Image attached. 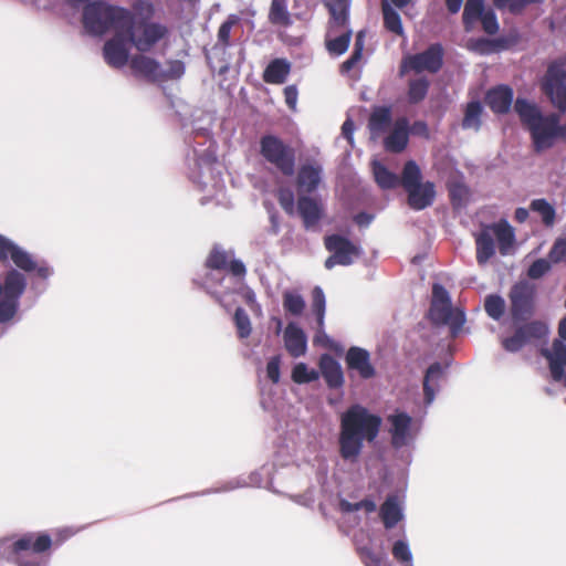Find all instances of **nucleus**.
Returning a JSON list of instances; mask_svg holds the SVG:
<instances>
[{
  "instance_id": "1",
  "label": "nucleus",
  "mask_w": 566,
  "mask_h": 566,
  "mask_svg": "<svg viewBox=\"0 0 566 566\" xmlns=\"http://www.w3.org/2000/svg\"><path fill=\"white\" fill-rule=\"evenodd\" d=\"M39 9L51 10L70 24L82 23L83 31L92 36H103L122 28L128 9L105 1L91 0H35Z\"/></svg>"
},
{
  "instance_id": "2",
  "label": "nucleus",
  "mask_w": 566,
  "mask_h": 566,
  "mask_svg": "<svg viewBox=\"0 0 566 566\" xmlns=\"http://www.w3.org/2000/svg\"><path fill=\"white\" fill-rule=\"evenodd\" d=\"M382 419L360 403L350 405L339 415L337 449L340 459L349 464L358 462L365 443L379 436Z\"/></svg>"
},
{
  "instance_id": "3",
  "label": "nucleus",
  "mask_w": 566,
  "mask_h": 566,
  "mask_svg": "<svg viewBox=\"0 0 566 566\" xmlns=\"http://www.w3.org/2000/svg\"><path fill=\"white\" fill-rule=\"evenodd\" d=\"M151 14V4L139 3L134 11L127 10L120 28L128 42L140 53L150 51L167 34L164 24L150 20Z\"/></svg>"
},
{
  "instance_id": "4",
  "label": "nucleus",
  "mask_w": 566,
  "mask_h": 566,
  "mask_svg": "<svg viewBox=\"0 0 566 566\" xmlns=\"http://www.w3.org/2000/svg\"><path fill=\"white\" fill-rule=\"evenodd\" d=\"M522 124L528 129L535 151L549 149L557 140V114L544 115L539 107L525 98L517 97L514 104Z\"/></svg>"
},
{
  "instance_id": "5",
  "label": "nucleus",
  "mask_w": 566,
  "mask_h": 566,
  "mask_svg": "<svg viewBox=\"0 0 566 566\" xmlns=\"http://www.w3.org/2000/svg\"><path fill=\"white\" fill-rule=\"evenodd\" d=\"M350 0H334L327 3L331 21L326 33V49L333 55L344 54L350 43L352 30L348 23Z\"/></svg>"
},
{
  "instance_id": "6",
  "label": "nucleus",
  "mask_w": 566,
  "mask_h": 566,
  "mask_svg": "<svg viewBox=\"0 0 566 566\" xmlns=\"http://www.w3.org/2000/svg\"><path fill=\"white\" fill-rule=\"evenodd\" d=\"M429 316L437 325H448L452 336H455L465 323L464 312L452 307L448 291L440 284H434L432 287Z\"/></svg>"
},
{
  "instance_id": "7",
  "label": "nucleus",
  "mask_w": 566,
  "mask_h": 566,
  "mask_svg": "<svg viewBox=\"0 0 566 566\" xmlns=\"http://www.w3.org/2000/svg\"><path fill=\"white\" fill-rule=\"evenodd\" d=\"M51 544L48 534L28 533L12 544L14 560L19 566H48L49 557L41 554Z\"/></svg>"
},
{
  "instance_id": "8",
  "label": "nucleus",
  "mask_w": 566,
  "mask_h": 566,
  "mask_svg": "<svg viewBox=\"0 0 566 566\" xmlns=\"http://www.w3.org/2000/svg\"><path fill=\"white\" fill-rule=\"evenodd\" d=\"M27 289V277L15 269L7 272L0 282V324L11 321L18 313L20 298Z\"/></svg>"
},
{
  "instance_id": "9",
  "label": "nucleus",
  "mask_w": 566,
  "mask_h": 566,
  "mask_svg": "<svg viewBox=\"0 0 566 566\" xmlns=\"http://www.w3.org/2000/svg\"><path fill=\"white\" fill-rule=\"evenodd\" d=\"M260 154L263 159L274 166L284 176L295 171V150L275 135H264L260 139Z\"/></svg>"
},
{
  "instance_id": "10",
  "label": "nucleus",
  "mask_w": 566,
  "mask_h": 566,
  "mask_svg": "<svg viewBox=\"0 0 566 566\" xmlns=\"http://www.w3.org/2000/svg\"><path fill=\"white\" fill-rule=\"evenodd\" d=\"M8 258L17 268L24 272H35L41 279H48L52 275L53 270L45 262H38L27 250L15 244L10 239L0 235V260Z\"/></svg>"
},
{
  "instance_id": "11",
  "label": "nucleus",
  "mask_w": 566,
  "mask_h": 566,
  "mask_svg": "<svg viewBox=\"0 0 566 566\" xmlns=\"http://www.w3.org/2000/svg\"><path fill=\"white\" fill-rule=\"evenodd\" d=\"M542 90L556 108L566 112V66L563 61L549 64L542 80Z\"/></svg>"
},
{
  "instance_id": "12",
  "label": "nucleus",
  "mask_w": 566,
  "mask_h": 566,
  "mask_svg": "<svg viewBox=\"0 0 566 566\" xmlns=\"http://www.w3.org/2000/svg\"><path fill=\"white\" fill-rule=\"evenodd\" d=\"M132 46L122 29L115 31L103 45L102 55L104 62L112 69H124L130 63L133 56L130 55Z\"/></svg>"
},
{
  "instance_id": "13",
  "label": "nucleus",
  "mask_w": 566,
  "mask_h": 566,
  "mask_svg": "<svg viewBox=\"0 0 566 566\" xmlns=\"http://www.w3.org/2000/svg\"><path fill=\"white\" fill-rule=\"evenodd\" d=\"M558 335L560 339H555L551 348L542 350L549 365L552 378L566 386V317L559 322Z\"/></svg>"
},
{
  "instance_id": "14",
  "label": "nucleus",
  "mask_w": 566,
  "mask_h": 566,
  "mask_svg": "<svg viewBox=\"0 0 566 566\" xmlns=\"http://www.w3.org/2000/svg\"><path fill=\"white\" fill-rule=\"evenodd\" d=\"M441 65L442 48L439 44H433L421 53L405 56L400 64V75L402 76L409 71L436 73Z\"/></svg>"
},
{
  "instance_id": "15",
  "label": "nucleus",
  "mask_w": 566,
  "mask_h": 566,
  "mask_svg": "<svg viewBox=\"0 0 566 566\" xmlns=\"http://www.w3.org/2000/svg\"><path fill=\"white\" fill-rule=\"evenodd\" d=\"M514 322L525 321L534 310L535 287L527 281L514 284L509 294Z\"/></svg>"
},
{
  "instance_id": "16",
  "label": "nucleus",
  "mask_w": 566,
  "mask_h": 566,
  "mask_svg": "<svg viewBox=\"0 0 566 566\" xmlns=\"http://www.w3.org/2000/svg\"><path fill=\"white\" fill-rule=\"evenodd\" d=\"M325 247L332 255L325 261V268L331 270L335 265H350L359 255L358 248L348 239L332 234L325 238Z\"/></svg>"
},
{
  "instance_id": "17",
  "label": "nucleus",
  "mask_w": 566,
  "mask_h": 566,
  "mask_svg": "<svg viewBox=\"0 0 566 566\" xmlns=\"http://www.w3.org/2000/svg\"><path fill=\"white\" fill-rule=\"evenodd\" d=\"M548 334V326L543 322H531L516 328L509 337H502V347L510 353H516L535 339H542Z\"/></svg>"
},
{
  "instance_id": "18",
  "label": "nucleus",
  "mask_w": 566,
  "mask_h": 566,
  "mask_svg": "<svg viewBox=\"0 0 566 566\" xmlns=\"http://www.w3.org/2000/svg\"><path fill=\"white\" fill-rule=\"evenodd\" d=\"M391 443L399 449L410 444L417 437L419 428L413 419L403 411H396L388 417Z\"/></svg>"
},
{
  "instance_id": "19",
  "label": "nucleus",
  "mask_w": 566,
  "mask_h": 566,
  "mask_svg": "<svg viewBox=\"0 0 566 566\" xmlns=\"http://www.w3.org/2000/svg\"><path fill=\"white\" fill-rule=\"evenodd\" d=\"M128 66L132 74L138 78H145L150 82L163 81V65L157 60L140 52L132 56Z\"/></svg>"
},
{
  "instance_id": "20",
  "label": "nucleus",
  "mask_w": 566,
  "mask_h": 566,
  "mask_svg": "<svg viewBox=\"0 0 566 566\" xmlns=\"http://www.w3.org/2000/svg\"><path fill=\"white\" fill-rule=\"evenodd\" d=\"M323 181V167L317 161H306L298 168L296 186L300 192L312 193Z\"/></svg>"
},
{
  "instance_id": "21",
  "label": "nucleus",
  "mask_w": 566,
  "mask_h": 566,
  "mask_svg": "<svg viewBox=\"0 0 566 566\" xmlns=\"http://www.w3.org/2000/svg\"><path fill=\"white\" fill-rule=\"evenodd\" d=\"M346 364L361 379H370L376 375V369L370 361V355L364 348L350 347L346 354Z\"/></svg>"
},
{
  "instance_id": "22",
  "label": "nucleus",
  "mask_w": 566,
  "mask_h": 566,
  "mask_svg": "<svg viewBox=\"0 0 566 566\" xmlns=\"http://www.w3.org/2000/svg\"><path fill=\"white\" fill-rule=\"evenodd\" d=\"M447 368L448 365L433 363L426 370L423 377V394L427 406L433 402L437 392L440 390L441 384L446 378Z\"/></svg>"
},
{
  "instance_id": "23",
  "label": "nucleus",
  "mask_w": 566,
  "mask_h": 566,
  "mask_svg": "<svg viewBox=\"0 0 566 566\" xmlns=\"http://www.w3.org/2000/svg\"><path fill=\"white\" fill-rule=\"evenodd\" d=\"M284 346L287 353L298 358L307 350V337L304 331L294 322L287 324L283 333Z\"/></svg>"
},
{
  "instance_id": "24",
  "label": "nucleus",
  "mask_w": 566,
  "mask_h": 566,
  "mask_svg": "<svg viewBox=\"0 0 566 566\" xmlns=\"http://www.w3.org/2000/svg\"><path fill=\"white\" fill-rule=\"evenodd\" d=\"M408 128L409 123L406 118L397 119L392 126V130L384 140V146L386 150L392 153L402 151L408 144Z\"/></svg>"
},
{
  "instance_id": "25",
  "label": "nucleus",
  "mask_w": 566,
  "mask_h": 566,
  "mask_svg": "<svg viewBox=\"0 0 566 566\" xmlns=\"http://www.w3.org/2000/svg\"><path fill=\"white\" fill-rule=\"evenodd\" d=\"M408 203L415 210H422L430 206L434 199V186L432 182H421L407 191Z\"/></svg>"
},
{
  "instance_id": "26",
  "label": "nucleus",
  "mask_w": 566,
  "mask_h": 566,
  "mask_svg": "<svg viewBox=\"0 0 566 566\" xmlns=\"http://www.w3.org/2000/svg\"><path fill=\"white\" fill-rule=\"evenodd\" d=\"M380 517L386 528H392L403 517L402 500L397 495H389L380 507Z\"/></svg>"
},
{
  "instance_id": "27",
  "label": "nucleus",
  "mask_w": 566,
  "mask_h": 566,
  "mask_svg": "<svg viewBox=\"0 0 566 566\" xmlns=\"http://www.w3.org/2000/svg\"><path fill=\"white\" fill-rule=\"evenodd\" d=\"M486 104L490 108L499 114L506 113L513 102V91L506 85H500L492 88L486 94Z\"/></svg>"
},
{
  "instance_id": "28",
  "label": "nucleus",
  "mask_w": 566,
  "mask_h": 566,
  "mask_svg": "<svg viewBox=\"0 0 566 566\" xmlns=\"http://www.w3.org/2000/svg\"><path fill=\"white\" fill-rule=\"evenodd\" d=\"M297 210L306 229L314 228L322 217L321 205L311 197L300 196Z\"/></svg>"
},
{
  "instance_id": "29",
  "label": "nucleus",
  "mask_w": 566,
  "mask_h": 566,
  "mask_svg": "<svg viewBox=\"0 0 566 566\" xmlns=\"http://www.w3.org/2000/svg\"><path fill=\"white\" fill-rule=\"evenodd\" d=\"M322 375L331 388H339L344 384L340 364L329 355H324L319 363Z\"/></svg>"
},
{
  "instance_id": "30",
  "label": "nucleus",
  "mask_w": 566,
  "mask_h": 566,
  "mask_svg": "<svg viewBox=\"0 0 566 566\" xmlns=\"http://www.w3.org/2000/svg\"><path fill=\"white\" fill-rule=\"evenodd\" d=\"M391 126V111L389 107L380 106L376 107L370 117L368 127L370 130V136L373 139L379 138L385 133L388 132V129Z\"/></svg>"
},
{
  "instance_id": "31",
  "label": "nucleus",
  "mask_w": 566,
  "mask_h": 566,
  "mask_svg": "<svg viewBox=\"0 0 566 566\" xmlns=\"http://www.w3.org/2000/svg\"><path fill=\"white\" fill-rule=\"evenodd\" d=\"M486 227L492 233L493 239L497 240L501 254H506L515 239L513 228L505 220Z\"/></svg>"
},
{
  "instance_id": "32",
  "label": "nucleus",
  "mask_w": 566,
  "mask_h": 566,
  "mask_svg": "<svg viewBox=\"0 0 566 566\" xmlns=\"http://www.w3.org/2000/svg\"><path fill=\"white\" fill-rule=\"evenodd\" d=\"M476 260L479 264H485L495 254V243L488 227H483L475 238Z\"/></svg>"
},
{
  "instance_id": "33",
  "label": "nucleus",
  "mask_w": 566,
  "mask_h": 566,
  "mask_svg": "<svg viewBox=\"0 0 566 566\" xmlns=\"http://www.w3.org/2000/svg\"><path fill=\"white\" fill-rule=\"evenodd\" d=\"M291 71V64L285 59H275L266 66L263 78L270 84H282Z\"/></svg>"
},
{
  "instance_id": "34",
  "label": "nucleus",
  "mask_w": 566,
  "mask_h": 566,
  "mask_svg": "<svg viewBox=\"0 0 566 566\" xmlns=\"http://www.w3.org/2000/svg\"><path fill=\"white\" fill-rule=\"evenodd\" d=\"M483 106L479 101L469 102L464 108L461 127L465 130L478 132L482 125Z\"/></svg>"
},
{
  "instance_id": "35",
  "label": "nucleus",
  "mask_w": 566,
  "mask_h": 566,
  "mask_svg": "<svg viewBox=\"0 0 566 566\" xmlns=\"http://www.w3.org/2000/svg\"><path fill=\"white\" fill-rule=\"evenodd\" d=\"M373 174L376 182L382 189H391L395 188L399 184L398 176L391 171H389L378 160L371 161Z\"/></svg>"
},
{
  "instance_id": "36",
  "label": "nucleus",
  "mask_w": 566,
  "mask_h": 566,
  "mask_svg": "<svg viewBox=\"0 0 566 566\" xmlns=\"http://www.w3.org/2000/svg\"><path fill=\"white\" fill-rule=\"evenodd\" d=\"M269 20L272 24L276 25L286 27L292 23L286 0H272L269 11Z\"/></svg>"
},
{
  "instance_id": "37",
  "label": "nucleus",
  "mask_w": 566,
  "mask_h": 566,
  "mask_svg": "<svg viewBox=\"0 0 566 566\" xmlns=\"http://www.w3.org/2000/svg\"><path fill=\"white\" fill-rule=\"evenodd\" d=\"M306 306L304 297L296 291L286 290L283 293V307L293 316H300Z\"/></svg>"
},
{
  "instance_id": "38",
  "label": "nucleus",
  "mask_w": 566,
  "mask_h": 566,
  "mask_svg": "<svg viewBox=\"0 0 566 566\" xmlns=\"http://www.w3.org/2000/svg\"><path fill=\"white\" fill-rule=\"evenodd\" d=\"M385 27L396 34H402V23L399 13L392 9L388 0L381 1Z\"/></svg>"
},
{
  "instance_id": "39",
  "label": "nucleus",
  "mask_w": 566,
  "mask_h": 566,
  "mask_svg": "<svg viewBox=\"0 0 566 566\" xmlns=\"http://www.w3.org/2000/svg\"><path fill=\"white\" fill-rule=\"evenodd\" d=\"M531 209L537 212L545 226L551 227L555 222V208L546 199H534L531 202Z\"/></svg>"
},
{
  "instance_id": "40",
  "label": "nucleus",
  "mask_w": 566,
  "mask_h": 566,
  "mask_svg": "<svg viewBox=\"0 0 566 566\" xmlns=\"http://www.w3.org/2000/svg\"><path fill=\"white\" fill-rule=\"evenodd\" d=\"M420 179H421V171H420V168L418 167V165L412 160L408 161L403 167L402 178H401V184H402L405 190L408 191L412 187L421 184Z\"/></svg>"
},
{
  "instance_id": "41",
  "label": "nucleus",
  "mask_w": 566,
  "mask_h": 566,
  "mask_svg": "<svg viewBox=\"0 0 566 566\" xmlns=\"http://www.w3.org/2000/svg\"><path fill=\"white\" fill-rule=\"evenodd\" d=\"M484 7V0H468L463 11V22L467 29L471 28V24L481 18Z\"/></svg>"
},
{
  "instance_id": "42",
  "label": "nucleus",
  "mask_w": 566,
  "mask_h": 566,
  "mask_svg": "<svg viewBox=\"0 0 566 566\" xmlns=\"http://www.w3.org/2000/svg\"><path fill=\"white\" fill-rule=\"evenodd\" d=\"M484 308L491 318L499 321L504 314L505 301L497 294L489 295L485 298Z\"/></svg>"
},
{
  "instance_id": "43",
  "label": "nucleus",
  "mask_w": 566,
  "mask_h": 566,
  "mask_svg": "<svg viewBox=\"0 0 566 566\" xmlns=\"http://www.w3.org/2000/svg\"><path fill=\"white\" fill-rule=\"evenodd\" d=\"M429 88V81L424 77L410 81L408 90V98L410 103H419L422 101Z\"/></svg>"
},
{
  "instance_id": "44",
  "label": "nucleus",
  "mask_w": 566,
  "mask_h": 566,
  "mask_svg": "<svg viewBox=\"0 0 566 566\" xmlns=\"http://www.w3.org/2000/svg\"><path fill=\"white\" fill-rule=\"evenodd\" d=\"M326 300L323 290L319 286L313 290L312 308L317 318V325L319 328L324 327Z\"/></svg>"
},
{
  "instance_id": "45",
  "label": "nucleus",
  "mask_w": 566,
  "mask_h": 566,
  "mask_svg": "<svg viewBox=\"0 0 566 566\" xmlns=\"http://www.w3.org/2000/svg\"><path fill=\"white\" fill-rule=\"evenodd\" d=\"M292 379L296 384H308L318 379V373L311 369L304 363H298L293 367Z\"/></svg>"
},
{
  "instance_id": "46",
  "label": "nucleus",
  "mask_w": 566,
  "mask_h": 566,
  "mask_svg": "<svg viewBox=\"0 0 566 566\" xmlns=\"http://www.w3.org/2000/svg\"><path fill=\"white\" fill-rule=\"evenodd\" d=\"M195 156H196V164L200 170H212V165L217 160L216 151L214 149L209 146L206 150L199 151L195 149Z\"/></svg>"
},
{
  "instance_id": "47",
  "label": "nucleus",
  "mask_w": 566,
  "mask_h": 566,
  "mask_svg": "<svg viewBox=\"0 0 566 566\" xmlns=\"http://www.w3.org/2000/svg\"><path fill=\"white\" fill-rule=\"evenodd\" d=\"M230 260V255L228 252L220 250L218 248H214L209 258L207 259V265L211 270L219 271L227 269L228 262Z\"/></svg>"
},
{
  "instance_id": "48",
  "label": "nucleus",
  "mask_w": 566,
  "mask_h": 566,
  "mask_svg": "<svg viewBox=\"0 0 566 566\" xmlns=\"http://www.w3.org/2000/svg\"><path fill=\"white\" fill-rule=\"evenodd\" d=\"M234 324L240 338H247L250 336L252 331L251 321L245 311L241 307L237 308L234 313Z\"/></svg>"
},
{
  "instance_id": "49",
  "label": "nucleus",
  "mask_w": 566,
  "mask_h": 566,
  "mask_svg": "<svg viewBox=\"0 0 566 566\" xmlns=\"http://www.w3.org/2000/svg\"><path fill=\"white\" fill-rule=\"evenodd\" d=\"M392 555L398 562L406 563V566L412 565V554L406 541L399 539L392 546Z\"/></svg>"
},
{
  "instance_id": "50",
  "label": "nucleus",
  "mask_w": 566,
  "mask_h": 566,
  "mask_svg": "<svg viewBox=\"0 0 566 566\" xmlns=\"http://www.w3.org/2000/svg\"><path fill=\"white\" fill-rule=\"evenodd\" d=\"M539 0H494V6L500 10H509L512 13L521 12L526 6Z\"/></svg>"
},
{
  "instance_id": "51",
  "label": "nucleus",
  "mask_w": 566,
  "mask_h": 566,
  "mask_svg": "<svg viewBox=\"0 0 566 566\" xmlns=\"http://www.w3.org/2000/svg\"><path fill=\"white\" fill-rule=\"evenodd\" d=\"M239 18L237 15H230L219 28L218 31V43L227 46L229 44L230 33L232 27L238 23Z\"/></svg>"
},
{
  "instance_id": "52",
  "label": "nucleus",
  "mask_w": 566,
  "mask_h": 566,
  "mask_svg": "<svg viewBox=\"0 0 566 566\" xmlns=\"http://www.w3.org/2000/svg\"><path fill=\"white\" fill-rule=\"evenodd\" d=\"M551 270V263L546 259H538L528 268L527 275L533 280L541 279Z\"/></svg>"
},
{
  "instance_id": "53",
  "label": "nucleus",
  "mask_w": 566,
  "mask_h": 566,
  "mask_svg": "<svg viewBox=\"0 0 566 566\" xmlns=\"http://www.w3.org/2000/svg\"><path fill=\"white\" fill-rule=\"evenodd\" d=\"M358 553L366 566H380L382 557L374 553L370 547H358Z\"/></svg>"
},
{
  "instance_id": "54",
  "label": "nucleus",
  "mask_w": 566,
  "mask_h": 566,
  "mask_svg": "<svg viewBox=\"0 0 566 566\" xmlns=\"http://www.w3.org/2000/svg\"><path fill=\"white\" fill-rule=\"evenodd\" d=\"M185 73V64L181 61H169L164 69L163 80L180 78Z\"/></svg>"
},
{
  "instance_id": "55",
  "label": "nucleus",
  "mask_w": 566,
  "mask_h": 566,
  "mask_svg": "<svg viewBox=\"0 0 566 566\" xmlns=\"http://www.w3.org/2000/svg\"><path fill=\"white\" fill-rule=\"evenodd\" d=\"M549 259L554 263L566 260V240L557 239L549 251Z\"/></svg>"
},
{
  "instance_id": "56",
  "label": "nucleus",
  "mask_w": 566,
  "mask_h": 566,
  "mask_svg": "<svg viewBox=\"0 0 566 566\" xmlns=\"http://www.w3.org/2000/svg\"><path fill=\"white\" fill-rule=\"evenodd\" d=\"M279 202L281 207L289 214H293L294 212V193L290 189H280L279 191Z\"/></svg>"
},
{
  "instance_id": "57",
  "label": "nucleus",
  "mask_w": 566,
  "mask_h": 566,
  "mask_svg": "<svg viewBox=\"0 0 566 566\" xmlns=\"http://www.w3.org/2000/svg\"><path fill=\"white\" fill-rule=\"evenodd\" d=\"M226 280L224 276L220 277V274L219 273H213L211 272L209 275H207L205 282H203V286L205 289L211 293L212 295H214L217 297V300L223 304V298L221 296V293L219 291H217L214 289V281H220V282H223Z\"/></svg>"
},
{
  "instance_id": "58",
  "label": "nucleus",
  "mask_w": 566,
  "mask_h": 566,
  "mask_svg": "<svg viewBox=\"0 0 566 566\" xmlns=\"http://www.w3.org/2000/svg\"><path fill=\"white\" fill-rule=\"evenodd\" d=\"M281 358L280 356H273L266 365V376L273 382L276 384L280 380L281 371Z\"/></svg>"
},
{
  "instance_id": "59",
  "label": "nucleus",
  "mask_w": 566,
  "mask_h": 566,
  "mask_svg": "<svg viewBox=\"0 0 566 566\" xmlns=\"http://www.w3.org/2000/svg\"><path fill=\"white\" fill-rule=\"evenodd\" d=\"M480 19L482 22L483 30L488 34H495L497 32L499 23L494 12H484Z\"/></svg>"
},
{
  "instance_id": "60",
  "label": "nucleus",
  "mask_w": 566,
  "mask_h": 566,
  "mask_svg": "<svg viewBox=\"0 0 566 566\" xmlns=\"http://www.w3.org/2000/svg\"><path fill=\"white\" fill-rule=\"evenodd\" d=\"M297 95L298 92L295 85H289L284 88L285 103L291 109L296 108Z\"/></svg>"
},
{
  "instance_id": "61",
  "label": "nucleus",
  "mask_w": 566,
  "mask_h": 566,
  "mask_svg": "<svg viewBox=\"0 0 566 566\" xmlns=\"http://www.w3.org/2000/svg\"><path fill=\"white\" fill-rule=\"evenodd\" d=\"M227 269L237 277V281L241 280L245 274V266L239 260H229Z\"/></svg>"
},
{
  "instance_id": "62",
  "label": "nucleus",
  "mask_w": 566,
  "mask_h": 566,
  "mask_svg": "<svg viewBox=\"0 0 566 566\" xmlns=\"http://www.w3.org/2000/svg\"><path fill=\"white\" fill-rule=\"evenodd\" d=\"M243 297L254 313L261 314V305L256 302L255 293L251 289L243 291Z\"/></svg>"
},
{
  "instance_id": "63",
  "label": "nucleus",
  "mask_w": 566,
  "mask_h": 566,
  "mask_svg": "<svg viewBox=\"0 0 566 566\" xmlns=\"http://www.w3.org/2000/svg\"><path fill=\"white\" fill-rule=\"evenodd\" d=\"M355 125L350 118H347L342 126V135L348 140L350 145L354 143Z\"/></svg>"
},
{
  "instance_id": "64",
  "label": "nucleus",
  "mask_w": 566,
  "mask_h": 566,
  "mask_svg": "<svg viewBox=\"0 0 566 566\" xmlns=\"http://www.w3.org/2000/svg\"><path fill=\"white\" fill-rule=\"evenodd\" d=\"M364 44H365V31H359L356 35L355 44H354V51L353 53L356 56L361 57L363 51H364Z\"/></svg>"
}]
</instances>
